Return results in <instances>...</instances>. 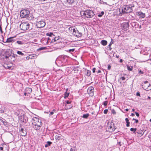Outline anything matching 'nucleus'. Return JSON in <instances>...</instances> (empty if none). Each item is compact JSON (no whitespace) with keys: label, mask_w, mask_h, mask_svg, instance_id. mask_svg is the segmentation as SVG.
Listing matches in <instances>:
<instances>
[{"label":"nucleus","mask_w":151,"mask_h":151,"mask_svg":"<svg viewBox=\"0 0 151 151\" xmlns=\"http://www.w3.org/2000/svg\"><path fill=\"white\" fill-rule=\"evenodd\" d=\"M86 75L88 76H89L91 75V71L88 70H86Z\"/></svg>","instance_id":"21"},{"label":"nucleus","mask_w":151,"mask_h":151,"mask_svg":"<svg viewBox=\"0 0 151 151\" xmlns=\"http://www.w3.org/2000/svg\"><path fill=\"white\" fill-rule=\"evenodd\" d=\"M104 14V12L103 11L101 12L100 14H98V16L99 17H101Z\"/></svg>","instance_id":"29"},{"label":"nucleus","mask_w":151,"mask_h":151,"mask_svg":"<svg viewBox=\"0 0 151 151\" xmlns=\"http://www.w3.org/2000/svg\"><path fill=\"white\" fill-rule=\"evenodd\" d=\"M0 149L1 150H3V147H0Z\"/></svg>","instance_id":"61"},{"label":"nucleus","mask_w":151,"mask_h":151,"mask_svg":"<svg viewBox=\"0 0 151 151\" xmlns=\"http://www.w3.org/2000/svg\"><path fill=\"white\" fill-rule=\"evenodd\" d=\"M75 0H67V2L70 4H72L75 1Z\"/></svg>","instance_id":"26"},{"label":"nucleus","mask_w":151,"mask_h":151,"mask_svg":"<svg viewBox=\"0 0 151 151\" xmlns=\"http://www.w3.org/2000/svg\"><path fill=\"white\" fill-rule=\"evenodd\" d=\"M135 114H136V115L137 116H138V117L139 116V113H138V112H135Z\"/></svg>","instance_id":"50"},{"label":"nucleus","mask_w":151,"mask_h":151,"mask_svg":"<svg viewBox=\"0 0 151 151\" xmlns=\"http://www.w3.org/2000/svg\"><path fill=\"white\" fill-rule=\"evenodd\" d=\"M5 57L6 58H9H9H12V56H5Z\"/></svg>","instance_id":"45"},{"label":"nucleus","mask_w":151,"mask_h":151,"mask_svg":"<svg viewBox=\"0 0 151 151\" xmlns=\"http://www.w3.org/2000/svg\"><path fill=\"white\" fill-rule=\"evenodd\" d=\"M111 42L110 43V44L109 45V47H110L109 49H110V50H111V48L110 47V46H111Z\"/></svg>","instance_id":"53"},{"label":"nucleus","mask_w":151,"mask_h":151,"mask_svg":"<svg viewBox=\"0 0 151 151\" xmlns=\"http://www.w3.org/2000/svg\"><path fill=\"white\" fill-rule=\"evenodd\" d=\"M139 73H141L142 74H143L144 73L141 70H140L139 71Z\"/></svg>","instance_id":"59"},{"label":"nucleus","mask_w":151,"mask_h":151,"mask_svg":"<svg viewBox=\"0 0 151 151\" xmlns=\"http://www.w3.org/2000/svg\"><path fill=\"white\" fill-rule=\"evenodd\" d=\"M142 86L143 89L145 90L148 91L151 89V86L150 83L143 84Z\"/></svg>","instance_id":"8"},{"label":"nucleus","mask_w":151,"mask_h":151,"mask_svg":"<svg viewBox=\"0 0 151 151\" xmlns=\"http://www.w3.org/2000/svg\"><path fill=\"white\" fill-rule=\"evenodd\" d=\"M30 55L32 57V59L33 58H36L37 56V55L36 54H33L32 55Z\"/></svg>","instance_id":"27"},{"label":"nucleus","mask_w":151,"mask_h":151,"mask_svg":"<svg viewBox=\"0 0 151 151\" xmlns=\"http://www.w3.org/2000/svg\"><path fill=\"white\" fill-rule=\"evenodd\" d=\"M121 78L122 79V80L123 81L125 79V78L124 76L122 77H121Z\"/></svg>","instance_id":"48"},{"label":"nucleus","mask_w":151,"mask_h":151,"mask_svg":"<svg viewBox=\"0 0 151 151\" xmlns=\"http://www.w3.org/2000/svg\"><path fill=\"white\" fill-rule=\"evenodd\" d=\"M130 130L131 131L133 132V133L134 134H136V132L137 130L136 128H132L130 129Z\"/></svg>","instance_id":"19"},{"label":"nucleus","mask_w":151,"mask_h":151,"mask_svg":"<svg viewBox=\"0 0 151 151\" xmlns=\"http://www.w3.org/2000/svg\"><path fill=\"white\" fill-rule=\"evenodd\" d=\"M32 122L33 125L42 123L41 120L36 117H33Z\"/></svg>","instance_id":"4"},{"label":"nucleus","mask_w":151,"mask_h":151,"mask_svg":"<svg viewBox=\"0 0 151 151\" xmlns=\"http://www.w3.org/2000/svg\"><path fill=\"white\" fill-rule=\"evenodd\" d=\"M80 14L83 17H85L87 18H91L95 15L92 10L88 9L84 11H81L80 12Z\"/></svg>","instance_id":"1"},{"label":"nucleus","mask_w":151,"mask_h":151,"mask_svg":"<svg viewBox=\"0 0 151 151\" xmlns=\"http://www.w3.org/2000/svg\"><path fill=\"white\" fill-rule=\"evenodd\" d=\"M111 112L112 114H116V112L115 111V110L114 109H112L111 110Z\"/></svg>","instance_id":"35"},{"label":"nucleus","mask_w":151,"mask_h":151,"mask_svg":"<svg viewBox=\"0 0 151 151\" xmlns=\"http://www.w3.org/2000/svg\"><path fill=\"white\" fill-rule=\"evenodd\" d=\"M109 131L111 132H112L114 131L116 129L114 127V124L113 122H111L110 124H108V125Z\"/></svg>","instance_id":"5"},{"label":"nucleus","mask_w":151,"mask_h":151,"mask_svg":"<svg viewBox=\"0 0 151 151\" xmlns=\"http://www.w3.org/2000/svg\"><path fill=\"white\" fill-rule=\"evenodd\" d=\"M135 123H138V120H137V119H136L135 120Z\"/></svg>","instance_id":"60"},{"label":"nucleus","mask_w":151,"mask_h":151,"mask_svg":"<svg viewBox=\"0 0 151 151\" xmlns=\"http://www.w3.org/2000/svg\"><path fill=\"white\" fill-rule=\"evenodd\" d=\"M127 123V124H126V126L127 127H128L129 126V122H126Z\"/></svg>","instance_id":"44"},{"label":"nucleus","mask_w":151,"mask_h":151,"mask_svg":"<svg viewBox=\"0 0 151 151\" xmlns=\"http://www.w3.org/2000/svg\"><path fill=\"white\" fill-rule=\"evenodd\" d=\"M125 120L126 121V122H129V119L127 118H126L125 119Z\"/></svg>","instance_id":"57"},{"label":"nucleus","mask_w":151,"mask_h":151,"mask_svg":"<svg viewBox=\"0 0 151 151\" xmlns=\"http://www.w3.org/2000/svg\"><path fill=\"white\" fill-rule=\"evenodd\" d=\"M20 134L22 136H25L27 134V132L25 130L24 131L21 132Z\"/></svg>","instance_id":"17"},{"label":"nucleus","mask_w":151,"mask_h":151,"mask_svg":"<svg viewBox=\"0 0 151 151\" xmlns=\"http://www.w3.org/2000/svg\"><path fill=\"white\" fill-rule=\"evenodd\" d=\"M55 39H52L51 41V42H55Z\"/></svg>","instance_id":"54"},{"label":"nucleus","mask_w":151,"mask_h":151,"mask_svg":"<svg viewBox=\"0 0 151 151\" xmlns=\"http://www.w3.org/2000/svg\"><path fill=\"white\" fill-rule=\"evenodd\" d=\"M46 47H42L38 49V50H45L46 49Z\"/></svg>","instance_id":"31"},{"label":"nucleus","mask_w":151,"mask_h":151,"mask_svg":"<svg viewBox=\"0 0 151 151\" xmlns=\"http://www.w3.org/2000/svg\"><path fill=\"white\" fill-rule=\"evenodd\" d=\"M148 83H148V81H145V83H144V84H148Z\"/></svg>","instance_id":"58"},{"label":"nucleus","mask_w":151,"mask_h":151,"mask_svg":"<svg viewBox=\"0 0 151 151\" xmlns=\"http://www.w3.org/2000/svg\"><path fill=\"white\" fill-rule=\"evenodd\" d=\"M111 68V66L110 65H108V69L109 70Z\"/></svg>","instance_id":"46"},{"label":"nucleus","mask_w":151,"mask_h":151,"mask_svg":"<svg viewBox=\"0 0 151 151\" xmlns=\"http://www.w3.org/2000/svg\"><path fill=\"white\" fill-rule=\"evenodd\" d=\"M45 25V23L43 21H42L37 22L36 26L38 28H42L44 27Z\"/></svg>","instance_id":"6"},{"label":"nucleus","mask_w":151,"mask_h":151,"mask_svg":"<svg viewBox=\"0 0 151 151\" xmlns=\"http://www.w3.org/2000/svg\"><path fill=\"white\" fill-rule=\"evenodd\" d=\"M60 37L58 36V37H55L54 38L55 41L60 39Z\"/></svg>","instance_id":"36"},{"label":"nucleus","mask_w":151,"mask_h":151,"mask_svg":"<svg viewBox=\"0 0 151 151\" xmlns=\"http://www.w3.org/2000/svg\"><path fill=\"white\" fill-rule=\"evenodd\" d=\"M54 114V112L53 111H51L50 112V113L49 114L50 116H51L52 115Z\"/></svg>","instance_id":"47"},{"label":"nucleus","mask_w":151,"mask_h":151,"mask_svg":"<svg viewBox=\"0 0 151 151\" xmlns=\"http://www.w3.org/2000/svg\"><path fill=\"white\" fill-rule=\"evenodd\" d=\"M94 90V88L92 87H89L87 89V92L90 96H93Z\"/></svg>","instance_id":"9"},{"label":"nucleus","mask_w":151,"mask_h":151,"mask_svg":"<svg viewBox=\"0 0 151 151\" xmlns=\"http://www.w3.org/2000/svg\"><path fill=\"white\" fill-rule=\"evenodd\" d=\"M107 104H108V101H105L104 102L103 104L104 105V106H106L107 105Z\"/></svg>","instance_id":"38"},{"label":"nucleus","mask_w":151,"mask_h":151,"mask_svg":"<svg viewBox=\"0 0 151 151\" xmlns=\"http://www.w3.org/2000/svg\"><path fill=\"white\" fill-rule=\"evenodd\" d=\"M17 53L19 55H24V54L22 52L20 51H18L17 52Z\"/></svg>","instance_id":"32"},{"label":"nucleus","mask_w":151,"mask_h":151,"mask_svg":"<svg viewBox=\"0 0 151 151\" xmlns=\"http://www.w3.org/2000/svg\"><path fill=\"white\" fill-rule=\"evenodd\" d=\"M15 58L14 57L12 56V58H11V60L12 61H14L15 60Z\"/></svg>","instance_id":"42"},{"label":"nucleus","mask_w":151,"mask_h":151,"mask_svg":"<svg viewBox=\"0 0 151 151\" xmlns=\"http://www.w3.org/2000/svg\"><path fill=\"white\" fill-rule=\"evenodd\" d=\"M75 49H71L69 50L68 52H69L71 53L72 52H73L74 51Z\"/></svg>","instance_id":"34"},{"label":"nucleus","mask_w":151,"mask_h":151,"mask_svg":"<svg viewBox=\"0 0 151 151\" xmlns=\"http://www.w3.org/2000/svg\"><path fill=\"white\" fill-rule=\"evenodd\" d=\"M107 42L106 40H103L101 41V44L104 46L106 45L107 44Z\"/></svg>","instance_id":"16"},{"label":"nucleus","mask_w":151,"mask_h":151,"mask_svg":"<svg viewBox=\"0 0 151 151\" xmlns=\"http://www.w3.org/2000/svg\"><path fill=\"white\" fill-rule=\"evenodd\" d=\"M29 11L27 9H23L21 11L20 16L22 18H27L29 16L30 14Z\"/></svg>","instance_id":"2"},{"label":"nucleus","mask_w":151,"mask_h":151,"mask_svg":"<svg viewBox=\"0 0 151 151\" xmlns=\"http://www.w3.org/2000/svg\"><path fill=\"white\" fill-rule=\"evenodd\" d=\"M42 125V123L36 125H33V127L36 130H39Z\"/></svg>","instance_id":"10"},{"label":"nucleus","mask_w":151,"mask_h":151,"mask_svg":"<svg viewBox=\"0 0 151 151\" xmlns=\"http://www.w3.org/2000/svg\"><path fill=\"white\" fill-rule=\"evenodd\" d=\"M15 41V40L14 39V37H11L9 38H8L6 42H5L10 43L11 42H14Z\"/></svg>","instance_id":"12"},{"label":"nucleus","mask_w":151,"mask_h":151,"mask_svg":"<svg viewBox=\"0 0 151 151\" xmlns=\"http://www.w3.org/2000/svg\"><path fill=\"white\" fill-rule=\"evenodd\" d=\"M144 132V131H143L142 130H137V136L139 137H141L143 134Z\"/></svg>","instance_id":"11"},{"label":"nucleus","mask_w":151,"mask_h":151,"mask_svg":"<svg viewBox=\"0 0 151 151\" xmlns=\"http://www.w3.org/2000/svg\"><path fill=\"white\" fill-rule=\"evenodd\" d=\"M132 26L133 27H136L137 25V23L134 22H132L131 23Z\"/></svg>","instance_id":"30"},{"label":"nucleus","mask_w":151,"mask_h":151,"mask_svg":"<svg viewBox=\"0 0 151 151\" xmlns=\"http://www.w3.org/2000/svg\"><path fill=\"white\" fill-rule=\"evenodd\" d=\"M69 94V93H65V97H68Z\"/></svg>","instance_id":"37"},{"label":"nucleus","mask_w":151,"mask_h":151,"mask_svg":"<svg viewBox=\"0 0 151 151\" xmlns=\"http://www.w3.org/2000/svg\"><path fill=\"white\" fill-rule=\"evenodd\" d=\"M95 70H96V68H93V69H92V71H93V73H94L95 72Z\"/></svg>","instance_id":"51"},{"label":"nucleus","mask_w":151,"mask_h":151,"mask_svg":"<svg viewBox=\"0 0 151 151\" xmlns=\"http://www.w3.org/2000/svg\"><path fill=\"white\" fill-rule=\"evenodd\" d=\"M46 35L50 37L52 36V35L54 36V35L53 34V33L52 32L47 33Z\"/></svg>","instance_id":"28"},{"label":"nucleus","mask_w":151,"mask_h":151,"mask_svg":"<svg viewBox=\"0 0 151 151\" xmlns=\"http://www.w3.org/2000/svg\"><path fill=\"white\" fill-rule=\"evenodd\" d=\"M75 71H77L78 70V67H77V68H75L74 69H73Z\"/></svg>","instance_id":"43"},{"label":"nucleus","mask_w":151,"mask_h":151,"mask_svg":"<svg viewBox=\"0 0 151 151\" xmlns=\"http://www.w3.org/2000/svg\"><path fill=\"white\" fill-rule=\"evenodd\" d=\"M71 103V102L69 101H67L66 103L68 104H70Z\"/></svg>","instance_id":"52"},{"label":"nucleus","mask_w":151,"mask_h":151,"mask_svg":"<svg viewBox=\"0 0 151 151\" xmlns=\"http://www.w3.org/2000/svg\"><path fill=\"white\" fill-rule=\"evenodd\" d=\"M132 7V6L131 7L129 6L128 7V11L127 12V13H130L131 12H132V9L131 8V7Z\"/></svg>","instance_id":"25"},{"label":"nucleus","mask_w":151,"mask_h":151,"mask_svg":"<svg viewBox=\"0 0 151 151\" xmlns=\"http://www.w3.org/2000/svg\"><path fill=\"white\" fill-rule=\"evenodd\" d=\"M131 115L132 116H134V113H132Z\"/></svg>","instance_id":"63"},{"label":"nucleus","mask_w":151,"mask_h":151,"mask_svg":"<svg viewBox=\"0 0 151 151\" xmlns=\"http://www.w3.org/2000/svg\"><path fill=\"white\" fill-rule=\"evenodd\" d=\"M26 91L28 93H30L32 92V89L30 88H26Z\"/></svg>","instance_id":"15"},{"label":"nucleus","mask_w":151,"mask_h":151,"mask_svg":"<svg viewBox=\"0 0 151 151\" xmlns=\"http://www.w3.org/2000/svg\"><path fill=\"white\" fill-rule=\"evenodd\" d=\"M123 61V60L122 59H121L120 60V61H119V62L120 63H122Z\"/></svg>","instance_id":"62"},{"label":"nucleus","mask_w":151,"mask_h":151,"mask_svg":"<svg viewBox=\"0 0 151 151\" xmlns=\"http://www.w3.org/2000/svg\"><path fill=\"white\" fill-rule=\"evenodd\" d=\"M52 144V142L50 141H48L47 142V144L45 145V147H47L49 146H50V145Z\"/></svg>","instance_id":"20"},{"label":"nucleus","mask_w":151,"mask_h":151,"mask_svg":"<svg viewBox=\"0 0 151 151\" xmlns=\"http://www.w3.org/2000/svg\"><path fill=\"white\" fill-rule=\"evenodd\" d=\"M101 72V70H98V71L97 73H100Z\"/></svg>","instance_id":"64"},{"label":"nucleus","mask_w":151,"mask_h":151,"mask_svg":"<svg viewBox=\"0 0 151 151\" xmlns=\"http://www.w3.org/2000/svg\"><path fill=\"white\" fill-rule=\"evenodd\" d=\"M55 139L56 140H59L61 139V136L60 135H56L55 137Z\"/></svg>","instance_id":"18"},{"label":"nucleus","mask_w":151,"mask_h":151,"mask_svg":"<svg viewBox=\"0 0 151 151\" xmlns=\"http://www.w3.org/2000/svg\"><path fill=\"white\" fill-rule=\"evenodd\" d=\"M0 32H1V33L2 34L3 33V32L2 30V27H1V24H0Z\"/></svg>","instance_id":"40"},{"label":"nucleus","mask_w":151,"mask_h":151,"mask_svg":"<svg viewBox=\"0 0 151 151\" xmlns=\"http://www.w3.org/2000/svg\"><path fill=\"white\" fill-rule=\"evenodd\" d=\"M139 15L140 16L141 18H144L145 17V14L141 12H139L138 13Z\"/></svg>","instance_id":"14"},{"label":"nucleus","mask_w":151,"mask_h":151,"mask_svg":"<svg viewBox=\"0 0 151 151\" xmlns=\"http://www.w3.org/2000/svg\"><path fill=\"white\" fill-rule=\"evenodd\" d=\"M20 27L22 30L25 31L29 29V24L28 23H22L20 25Z\"/></svg>","instance_id":"3"},{"label":"nucleus","mask_w":151,"mask_h":151,"mask_svg":"<svg viewBox=\"0 0 151 151\" xmlns=\"http://www.w3.org/2000/svg\"><path fill=\"white\" fill-rule=\"evenodd\" d=\"M89 116V114H84L82 116V117L85 119H86Z\"/></svg>","instance_id":"23"},{"label":"nucleus","mask_w":151,"mask_h":151,"mask_svg":"<svg viewBox=\"0 0 151 151\" xmlns=\"http://www.w3.org/2000/svg\"><path fill=\"white\" fill-rule=\"evenodd\" d=\"M24 131V129L22 128L21 129V130H20V133H21V132H22Z\"/></svg>","instance_id":"55"},{"label":"nucleus","mask_w":151,"mask_h":151,"mask_svg":"<svg viewBox=\"0 0 151 151\" xmlns=\"http://www.w3.org/2000/svg\"><path fill=\"white\" fill-rule=\"evenodd\" d=\"M127 68L128 70L129 71H132L133 69V67L132 66H129L128 65H127Z\"/></svg>","instance_id":"24"},{"label":"nucleus","mask_w":151,"mask_h":151,"mask_svg":"<svg viewBox=\"0 0 151 151\" xmlns=\"http://www.w3.org/2000/svg\"><path fill=\"white\" fill-rule=\"evenodd\" d=\"M17 43L20 45H22L23 44L22 42L20 41H17Z\"/></svg>","instance_id":"33"},{"label":"nucleus","mask_w":151,"mask_h":151,"mask_svg":"<svg viewBox=\"0 0 151 151\" xmlns=\"http://www.w3.org/2000/svg\"><path fill=\"white\" fill-rule=\"evenodd\" d=\"M136 95L137 96H140V93L139 92H137L136 93Z\"/></svg>","instance_id":"49"},{"label":"nucleus","mask_w":151,"mask_h":151,"mask_svg":"<svg viewBox=\"0 0 151 151\" xmlns=\"http://www.w3.org/2000/svg\"><path fill=\"white\" fill-rule=\"evenodd\" d=\"M128 7L127 6H124L122 9V11L123 14L127 13Z\"/></svg>","instance_id":"13"},{"label":"nucleus","mask_w":151,"mask_h":151,"mask_svg":"<svg viewBox=\"0 0 151 151\" xmlns=\"http://www.w3.org/2000/svg\"><path fill=\"white\" fill-rule=\"evenodd\" d=\"M73 33H75L74 35L77 37H81L82 36V33L79 32L76 28L73 29Z\"/></svg>","instance_id":"7"},{"label":"nucleus","mask_w":151,"mask_h":151,"mask_svg":"<svg viewBox=\"0 0 151 151\" xmlns=\"http://www.w3.org/2000/svg\"><path fill=\"white\" fill-rule=\"evenodd\" d=\"M124 27H125V28L126 30H127L129 27V24L128 23H125L124 24Z\"/></svg>","instance_id":"22"},{"label":"nucleus","mask_w":151,"mask_h":151,"mask_svg":"<svg viewBox=\"0 0 151 151\" xmlns=\"http://www.w3.org/2000/svg\"><path fill=\"white\" fill-rule=\"evenodd\" d=\"M70 151H76L75 150H73L72 148H71L70 149Z\"/></svg>","instance_id":"56"},{"label":"nucleus","mask_w":151,"mask_h":151,"mask_svg":"<svg viewBox=\"0 0 151 151\" xmlns=\"http://www.w3.org/2000/svg\"><path fill=\"white\" fill-rule=\"evenodd\" d=\"M108 111V109H105L104 110V114H107Z\"/></svg>","instance_id":"41"},{"label":"nucleus","mask_w":151,"mask_h":151,"mask_svg":"<svg viewBox=\"0 0 151 151\" xmlns=\"http://www.w3.org/2000/svg\"><path fill=\"white\" fill-rule=\"evenodd\" d=\"M26 58L27 60H28L29 59H32V57L31 56H30V55L27 56L26 57Z\"/></svg>","instance_id":"39"}]
</instances>
